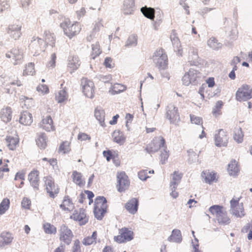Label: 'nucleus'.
Masks as SVG:
<instances>
[{"label":"nucleus","mask_w":252,"mask_h":252,"mask_svg":"<svg viewBox=\"0 0 252 252\" xmlns=\"http://www.w3.org/2000/svg\"><path fill=\"white\" fill-rule=\"evenodd\" d=\"M97 238V231H94L93 232L91 236L85 237L82 241V243L85 246H89L95 244L96 243Z\"/></svg>","instance_id":"obj_33"},{"label":"nucleus","mask_w":252,"mask_h":252,"mask_svg":"<svg viewBox=\"0 0 252 252\" xmlns=\"http://www.w3.org/2000/svg\"><path fill=\"white\" fill-rule=\"evenodd\" d=\"M71 150V140H64L62 141L59 144L58 148V153L59 154L65 155L69 153Z\"/></svg>","instance_id":"obj_23"},{"label":"nucleus","mask_w":252,"mask_h":252,"mask_svg":"<svg viewBox=\"0 0 252 252\" xmlns=\"http://www.w3.org/2000/svg\"><path fill=\"white\" fill-rule=\"evenodd\" d=\"M200 77L201 73L199 71L191 68L185 74L183 80L186 85H189L190 84H195Z\"/></svg>","instance_id":"obj_16"},{"label":"nucleus","mask_w":252,"mask_h":252,"mask_svg":"<svg viewBox=\"0 0 252 252\" xmlns=\"http://www.w3.org/2000/svg\"><path fill=\"white\" fill-rule=\"evenodd\" d=\"M13 239L14 237L12 233L6 231L2 232L0 234V247L11 244Z\"/></svg>","instance_id":"obj_22"},{"label":"nucleus","mask_w":252,"mask_h":252,"mask_svg":"<svg viewBox=\"0 0 252 252\" xmlns=\"http://www.w3.org/2000/svg\"><path fill=\"white\" fill-rule=\"evenodd\" d=\"M35 74V70L34 68V64L32 63H30L27 64L23 70V75L24 76L34 75Z\"/></svg>","instance_id":"obj_41"},{"label":"nucleus","mask_w":252,"mask_h":252,"mask_svg":"<svg viewBox=\"0 0 252 252\" xmlns=\"http://www.w3.org/2000/svg\"><path fill=\"white\" fill-rule=\"evenodd\" d=\"M43 186L48 195L54 198L60 192V188L56 184L54 178L50 175L43 178Z\"/></svg>","instance_id":"obj_5"},{"label":"nucleus","mask_w":252,"mask_h":252,"mask_svg":"<svg viewBox=\"0 0 252 252\" xmlns=\"http://www.w3.org/2000/svg\"><path fill=\"white\" fill-rule=\"evenodd\" d=\"M37 91L43 94H47L49 92L48 87L46 85L40 84L36 89Z\"/></svg>","instance_id":"obj_54"},{"label":"nucleus","mask_w":252,"mask_h":252,"mask_svg":"<svg viewBox=\"0 0 252 252\" xmlns=\"http://www.w3.org/2000/svg\"><path fill=\"white\" fill-rule=\"evenodd\" d=\"M85 194L87 195L88 199H89V204L91 205L93 202V197H94V193L90 190H85L84 191Z\"/></svg>","instance_id":"obj_62"},{"label":"nucleus","mask_w":252,"mask_h":252,"mask_svg":"<svg viewBox=\"0 0 252 252\" xmlns=\"http://www.w3.org/2000/svg\"><path fill=\"white\" fill-rule=\"evenodd\" d=\"M215 143L217 147H225L228 142V135L226 131L220 129L215 135Z\"/></svg>","instance_id":"obj_17"},{"label":"nucleus","mask_w":252,"mask_h":252,"mask_svg":"<svg viewBox=\"0 0 252 252\" xmlns=\"http://www.w3.org/2000/svg\"><path fill=\"white\" fill-rule=\"evenodd\" d=\"M81 85L84 94L89 98H93L94 95L95 87L94 82L87 78H83Z\"/></svg>","instance_id":"obj_14"},{"label":"nucleus","mask_w":252,"mask_h":252,"mask_svg":"<svg viewBox=\"0 0 252 252\" xmlns=\"http://www.w3.org/2000/svg\"><path fill=\"white\" fill-rule=\"evenodd\" d=\"M64 34L71 39L78 35L81 31V24L78 22H71L69 19H65L60 25Z\"/></svg>","instance_id":"obj_1"},{"label":"nucleus","mask_w":252,"mask_h":252,"mask_svg":"<svg viewBox=\"0 0 252 252\" xmlns=\"http://www.w3.org/2000/svg\"><path fill=\"white\" fill-rule=\"evenodd\" d=\"M80 65V62L79 58L77 56L71 57L68 63V67L72 71L76 70L78 68Z\"/></svg>","instance_id":"obj_35"},{"label":"nucleus","mask_w":252,"mask_h":252,"mask_svg":"<svg viewBox=\"0 0 252 252\" xmlns=\"http://www.w3.org/2000/svg\"><path fill=\"white\" fill-rule=\"evenodd\" d=\"M12 110L9 107H6L1 109L0 118L5 123L9 122L12 118Z\"/></svg>","instance_id":"obj_30"},{"label":"nucleus","mask_w":252,"mask_h":252,"mask_svg":"<svg viewBox=\"0 0 252 252\" xmlns=\"http://www.w3.org/2000/svg\"><path fill=\"white\" fill-rule=\"evenodd\" d=\"M73 252H81L80 241L78 240L74 241Z\"/></svg>","instance_id":"obj_63"},{"label":"nucleus","mask_w":252,"mask_h":252,"mask_svg":"<svg viewBox=\"0 0 252 252\" xmlns=\"http://www.w3.org/2000/svg\"><path fill=\"white\" fill-rule=\"evenodd\" d=\"M39 172L37 170H32L28 175V180L31 185L36 189H38L39 185Z\"/></svg>","instance_id":"obj_21"},{"label":"nucleus","mask_w":252,"mask_h":252,"mask_svg":"<svg viewBox=\"0 0 252 252\" xmlns=\"http://www.w3.org/2000/svg\"><path fill=\"white\" fill-rule=\"evenodd\" d=\"M68 94L64 89L60 90L55 94V99L59 103L66 102L68 99Z\"/></svg>","instance_id":"obj_32"},{"label":"nucleus","mask_w":252,"mask_h":252,"mask_svg":"<svg viewBox=\"0 0 252 252\" xmlns=\"http://www.w3.org/2000/svg\"><path fill=\"white\" fill-rule=\"evenodd\" d=\"M36 144L41 149H44L47 146L46 138L44 134L40 135L36 140Z\"/></svg>","instance_id":"obj_49"},{"label":"nucleus","mask_w":252,"mask_h":252,"mask_svg":"<svg viewBox=\"0 0 252 252\" xmlns=\"http://www.w3.org/2000/svg\"><path fill=\"white\" fill-rule=\"evenodd\" d=\"M102 51L100 49V44L98 42H95L92 45V52L91 54V58L92 59H95L97 57L99 56L101 53Z\"/></svg>","instance_id":"obj_38"},{"label":"nucleus","mask_w":252,"mask_h":252,"mask_svg":"<svg viewBox=\"0 0 252 252\" xmlns=\"http://www.w3.org/2000/svg\"><path fill=\"white\" fill-rule=\"evenodd\" d=\"M7 160L0 159V179L3 177L5 174H7L9 171Z\"/></svg>","instance_id":"obj_36"},{"label":"nucleus","mask_w":252,"mask_h":252,"mask_svg":"<svg viewBox=\"0 0 252 252\" xmlns=\"http://www.w3.org/2000/svg\"><path fill=\"white\" fill-rule=\"evenodd\" d=\"M70 218L78 222L80 225L86 224L89 221V216L86 210L83 208L75 210Z\"/></svg>","instance_id":"obj_11"},{"label":"nucleus","mask_w":252,"mask_h":252,"mask_svg":"<svg viewBox=\"0 0 252 252\" xmlns=\"http://www.w3.org/2000/svg\"><path fill=\"white\" fill-rule=\"evenodd\" d=\"M166 116L171 123H175L178 122L180 120V116L177 107L174 105L168 106Z\"/></svg>","instance_id":"obj_19"},{"label":"nucleus","mask_w":252,"mask_h":252,"mask_svg":"<svg viewBox=\"0 0 252 252\" xmlns=\"http://www.w3.org/2000/svg\"><path fill=\"white\" fill-rule=\"evenodd\" d=\"M117 188L118 191L122 192L127 190L130 185V181L124 171L118 172L117 174Z\"/></svg>","instance_id":"obj_10"},{"label":"nucleus","mask_w":252,"mask_h":252,"mask_svg":"<svg viewBox=\"0 0 252 252\" xmlns=\"http://www.w3.org/2000/svg\"><path fill=\"white\" fill-rule=\"evenodd\" d=\"M151 59L159 70H165L168 67V57L164 50L161 48L157 49Z\"/></svg>","instance_id":"obj_3"},{"label":"nucleus","mask_w":252,"mask_h":252,"mask_svg":"<svg viewBox=\"0 0 252 252\" xmlns=\"http://www.w3.org/2000/svg\"><path fill=\"white\" fill-rule=\"evenodd\" d=\"M234 139L238 143H242L244 139V133L240 127H236L234 129Z\"/></svg>","instance_id":"obj_40"},{"label":"nucleus","mask_w":252,"mask_h":252,"mask_svg":"<svg viewBox=\"0 0 252 252\" xmlns=\"http://www.w3.org/2000/svg\"><path fill=\"white\" fill-rule=\"evenodd\" d=\"M207 44L211 48L214 49H218L221 47L220 43L215 37L210 38L207 41Z\"/></svg>","instance_id":"obj_50"},{"label":"nucleus","mask_w":252,"mask_h":252,"mask_svg":"<svg viewBox=\"0 0 252 252\" xmlns=\"http://www.w3.org/2000/svg\"><path fill=\"white\" fill-rule=\"evenodd\" d=\"M113 141L120 145H123L126 140V138L123 132L119 130H115L112 134Z\"/></svg>","instance_id":"obj_34"},{"label":"nucleus","mask_w":252,"mask_h":252,"mask_svg":"<svg viewBox=\"0 0 252 252\" xmlns=\"http://www.w3.org/2000/svg\"><path fill=\"white\" fill-rule=\"evenodd\" d=\"M6 57L13 61V64L17 65L21 63L24 59V54L22 50L18 48H14L8 51L5 54Z\"/></svg>","instance_id":"obj_13"},{"label":"nucleus","mask_w":252,"mask_h":252,"mask_svg":"<svg viewBox=\"0 0 252 252\" xmlns=\"http://www.w3.org/2000/svg\"><path fill=\"white\" fill-rule=\"evenodd\" d=\"M22 85L23 84H22V82L18 78H17L15 80H14L12 81H10L9 82L8 84H7L6 85V87H7L6 88V89L7 90L6 93H10V89L8 87H10L11 85H14V86H17L18 87H20V86H22Z\"/></svg>","instance_id":"obj_52"},{"label":"nucleus","mask_w":252,"mask_h":252,"mask_svg":"<svg viewBox=\"0 0 252 252\" xmlns=\"http://www.w3.org/2000/svg\"><path fill=\"white\" fill-rule=\"evenodd\" d=\"M241 198V196L238 197L234 196L230 201V212L232 215L236 218H241L246 215L243 203H239Z\"/></svg>","instance_id":"obj_6"},{"label":"nucleus","mask_w":252,"mask_h":252,"mask_svg":"<svg viewBox=\"0 0 252 252\" xmlns=\"http://www.w3.org/2000/svg\"><path fill=\"white\" fill-rule=\"evenodd\" d=\"M202 176L204 179L205 182L209 184L217 182L218 180L217 174L209 170L203 171Z\"/></svg>","instance_id":"obj_25"},{"label":"nucleus","mask_w":252,"mask_h":252,"mask_svg":"<svg viewBox=\"0 0 252 252\" xmlns=\"http://www.w3.org/2000/svg\"><path fill=\"white\" fill-rule=\"evenodd\" d=\"M134 232L127 227H123L119 230V234L114 237V240L116 242L122 244L126 243L133 240Z\"/></svg>","instance_id":"obj_7"},{"label":"nucleus","mask_w":252,"mask_h":252,"mask_svg":"<svg viewBox=\"0 0 252 252\" xmlns=\"http://www.w3.org/2000/svg\"><path fill=\"white\" fill-rule=\"evenodd\" d=\"M138 204V199L133 198L125 204V208L129 213L134 214L137 212Z\"/></svg>","instance_id":"obj_24"},{"label":"nucleus","mask_w":252,"mask_h":252,"mask_svg":"<svg viewBox=\"0 0 252 252\" xmlns=\"http://www.w3.org/2000/svg\"><path fill=\"white\" fill-rule=\"evenodd\" d=\"M43 228L45 233L48 234H55L57 232L56 227L48 222L43 224Z\"/></svg>","instance_id":"obj_44"},{"label":"nucleus","mask_w":252,"mask_h":252,"mask_svg":"<svg viewBox=\"0 0 252 252\" xmlns=\"http://www.w3.org/2000/svg\"><path fill=\"white\" fill-rule=\"evenodd\" d=\"M78 139L80 141H90L91 137L85 133H79L78 135Z\"/></svg>","instance_id":"obj_60"},{"label":"nucleus","mask_w":252,"mask_h":252,"mask_svg":"<svg viewBox=\"0 0 252 252\" xmlns=\"http://www.w3.org/2000/svg\"><path fill=\"white\" fill-rule=\"evenodd\" d=\"M5 143L9 150L14 151L17 149L19 145V138L16 130L6 135Z\"/></svg>","instance_id":"obj_15"},{"label":"nucleus","mask_w":252,"mask_h":252,"mask_svg":"<svg viewBox=\"0 0 252 252\" xmlns=\"http://www.w3.org/2000/svg\"><path fill=\"white\" fill-rule=\"evenodd\" d=\"M190 122L192 124L195 125H202L203 123V120L202 118L198 117L196 115L190 114Z\"/></svg>","instance_id":"obj_51"},{"label":"nucleus","mask_w":252,"mask_h":252,"mask_svg":"<svg viewBox=\"0 0 252 252\" xmlns=\"http://www.w3.org/2000/svg\"><path fill=\"white\" fill-rule=\"evenodd\" d=\"M126 90V87L121 84H115L110 90V92L113 94L120 93Z\"/></svg>","instance_id":"obj_45"},{"label":"nucleus","mask_w":252,"mask_h":252,"mask_svg":"<svg viewBox=\"0 0 252 252\" xmlns=\"http://www.w3.org/2000/svg\"><path fill=\"white\" fill-rule=\"evenodd\" d=\"M154 173V171L153 170H149L148 172L147 170L143 169L140 170L138 172V175L140 180L145 181L148 178L150 177L148 174H153Z\"/></svg>","instance_id":"obj_48"},{"label":"nucleus","mask_w":252,"mask_h":252,"mask_svg":"<svg viewBox=\"0 0 252 252\" xmlns=\"http://www.w3.org/2000/svg\"><path fill=\"white\" fill-rule=\"evenodd\" d=\"M227 170L231 175H236L239 171L238 162L235 160H232L228 164Z\"/></svg>","instance_id":"obj_42"},{"label":"nucleus","mask_w":252,"mask_h":252,"mask_svg":"<svg viewBox=\"0 0 252 252\" xmlns=\"http://www.w3.org/2000/svg\"><path fill=\"white\" fill-rule=\"evenodd\" d=\"M134 0H125L124 2V10L132 8L134 6Z\"/></svg>","instance_id":"obj_57"},{"label":"nucleus","mask_w":252,"mask_h":252,"mask_svg":"<svg viewBox=\"0 0 252 252\" xmlns=\"http://www.w3.org/2000/svg\"><path fill=\"white\" fill-rule=\"evenodd\" d=\"M21 28L22 26L20 24L10 25L7 29V32L14 39H17L22 35Z\"/></svg>","instance_id":"obj_20"},{"label":"nucleus","mask_w":252,"mask_h":252,"mask_svg":"<svg viewBox=\"0 0 252 252\" xmlns=\"http://www.w3.org/2000/svg\"><path fill=\"white\" fill-rule=\"evenodd\" d=\"M168 241L172 242L179 243L182 240V235L179 230L174 229L171 235L168 238Z\"/></svg>","instance_id":"obj_39"},{"label":"nucleus","mask_w":252,"mask_h":252,"mask_svg":"<svg viewBox=\"0 0 252 252\" xmlns=\"http://www.w3.org/2000/svg\"><path fill=\"white\" fill-rule=\"evenodd\" d=\"M44 37L43 40L46 43H49L50 42H52L54 40L53 34H52L50 32L45 31L44 33Z\"/></svg>","instance_id":"obj_56"},{"label":"nucleus","mask_w":252,"mask_h":252,"mask_svg":"<svg viewBox=\"0 0 252 252\" xmlns=\"http://www.w3.org/2000/svg\"><path fill=\"white\" fill-rule=\"evenodd\" d=\"M183 176V173L179 171H175L171 175V180L170 181V187L176 189L177 186L180 183Z\"/></svg>","instance_id":"obj_28"},{"label":"nucleus","mask_w":252,"mask_h":252,"mask_svg":"<svg viewBox=\"0 0 252 252\" xmlns=\"http://www.w3.org/2000/svg\"><path fill=\"white\" fill-rule=\"evenodd\" d=\"M19 121L23 125H31L33 122L32 114L28 111H23L21 114Z\"/></svg>","instance_id":"obj_26"},{"label":"nucleus","mask_w":252,"mask_h":252,"mask_svg":"<svg viewBox=\"0 0 252 252\" xmlns=\"http://www.w3.org/2000/svg\"><path fill=\"white\" fill-rule=\"evenodd\" d=\"M206 83L209 88H213L215 85V79L214 77H209L206 80Z\"/></svg>","instance_id":"obj_64"},{"label":"nucleus","mask_w":252,"mask_h":252,"mask_svg":"<svg viewBox=\"0 0 252 252\" xmlns=\"http://www.w3.org/2000/svg\"><path fill=\"white\" fill-rule=\"evenodd\" d=\"M72 178L73 182L80 187H83L85 185V181L83 178V176L80 172L77 171H74L72 174Z\"/></svg>","instance_id":"obj_29"},{"label":"nucleus","mask_w":252,"mask_h":252,"mask_svg":"<svg viewBox=\"0 0 252 252\" xmlns=\"http://www.w3.org/2000/svg\"><path fill=\"white\" fill-rule=\"evenodd\" d=\"M10 7L9 4L6 0H0V12L8 9Z\"/></svg>","instance_id":"obj_58"},{"label":"nucleus","mask_w":252,"mask_h":252,"mask_svg":"<svg viewBox=\"0 0 252 252\" xmlns=\"http://www.w3.org/2000/svg\"><path fill=\"white\" fill-rule=\"evenodd\" d=\"M209 211L220 224L227 225L230 222V219L223 206L213 205L209 208Z\"/></svg>","instance_id":"obj_2"},{"label":"nucleus","mask_w":252,"mask_h":252,"mask_svg":"<svg viewBox=\"0 0 252 252\" xmlns=\"http://www.w3.org/2000/svg\"><path fill=\"white\" fill-rule=\"evenodd\" d=\"M94 117L99 122L100 125L102 126H105V111L100 108H95L94 112Z\"/></svg>","instance_id":"obj_31"},{"label":"nucleus","mask_w":252,"mask_h":252,"mask_svg":"<svg viewBox=\"0 0 252 252\" xmlns=\"http://www.w3.org/2000/svg\"><path fill=\"white\" fill-rule=\"evenodd\" d=\"M165 147V149L161 151L159 157L160 160L162 164L165 163L169 157V152L166 150V147Z\"/></svg>","instance_id":"obj_53"},{"label":"nucleus","mask_w":252,"mask_h":252,"mask_svg":"<svg viewBox=\"0 0 252 252\" xmlns=\"http://www.w3.org/2000/svg\"><path fill=\"white\" fill-rule=\"evenodd\" d=\"M43 40L38 37L33 36L29 45L30 49H37L40 47Z\"/></svg>","instance_id":"obj_46"},{"label":"nucleus","mask_w":252,"mask_h":252,"mask_svg":"<svg viewBox=\"0 0 252 252\" xmlns=\"http://www.w3.org/2000/svg\"><path fill=\"white\" fill-rule=\"evenodd\" d=\"M10 201L8 198H4L0 203V215L4 214L9 208Z\"/></svg>","instance_id":"obj_43"},{"label":"nucleus","mask_w":252,"mask_h":252,"mask_svg":"<svg viewBox=\"0 0 252 252\" xmlns=\"http://www.w3.org/2000/svg\"><path fill=\"white\" fill-rule=\"evenodd\" d=\"M60 208L65 212H70L74 209V205L68 196H65L60 205Z\"/></svg>","instance_id":"obj_27"},{"label":"nucleus","mask_w":252,"mask_h":252,"mask_svg":"<svg viewBox=\"0 0 252 252\" xmlns=\"http://www.w3.org/2000/svg\"><path fill=\"white\" fill-rule=\"evenodd\" d=\"M223 105V103L221 100L218 101L216 102L212 111V113L214 116L217 117L221 114V109Z\"/></svg>","instance_id":"obj_47"},{"label":"nucleus","mask_w":252,"mask_h":252,"mask_svg":"<svg viewBox=\"0 0 252 252\" xmlns=\"http://www.w3.org/2000/svg\"><path fill=\"white\" fill-rule=\"evenodd\" d=\"M107 200L103 196H97L94 200V213L95 217L99 220L102 219L107 212Z\"/></svg>","instance_id":"obj_4"},{"label":"nucleus","mask_w":252,"mask_h":252,"mask_svg":"<svg viewBox=\"0 0 252 252\" xmlns=\"http://www.w3.org/2000/svg\"><path fill=\"white\" fill-rule=\"evenodd\" d=\"M103 155L106 158L108 161H110L114 157L112 151L110 150L104 151L103 152Z\"/></svg>","instance_id":"obj_61"},{"label":"nucleus","mask_w":252,"mask_h":252,"mask_svg":"<svg viewBox=\"0 0 252 252\" xmlns=\"http://www.w3.org/2000/svg\"><path fill=\"white\" fill-rule=\"evenodd\" d=\"M165 147V141L162 136L155 137L145 148L146 151L151 154L157 152L162 147Z\"/></svg>","instance_id":"obj_9"},{"label":"nucleus","mask_w":252,"mask_h":252,"mask_svg":"<svg viewBox=\"0 0 252 252\" xmlns=\"http://www.w3.org/2000/svg\"><path fill=\"white\" fill-rule=\"evenodd\" d=\"M39 126L43 129L48 132L54 131L56 129L53 120L50 115L43 116Z\"/></svg>","instance_id":"obj_18"},{"label":"nucleus","mask_w":252,"mask_h":252,"mask_svg":"<svg viewBox=\"0 0 252 252\" xmlns=\"http://www.w3.org/2000/svg\"><path fill=\"white\" fill-rule=\"evenodd\" d=\"M104 65L106 68H112L115 66V63L112 58L107 57L104 60Z\"/></svg>","instance_id":"obj_55"},{"label":"nucleus","mask_w":252,"mask_h":252,"mask_svg":"<svg viewBox=\"0 0 252 252\" xmlns=\"http://www.w3.org/2000/svg\"><path fill=\"white\" fill-rule=\"evenodd\" d=\"M31 204V200L26 197H24L21 202L22 207L25 209H30Z\"/></svg>","instance_id":"obj_59"},{"label":"nucleus","mask_w":252,"mask_h":252,"mask_svg":"<svg viewBox=\"0 0 252 252\" xmlns=\"http://www.w3.org/2000/svg\"><path fill=\"white\" fill-rule=\"evenodd\" d=\"M59 236L60 241L66 245H69L71 243L73 236L71 230L64 225L60 227Z\"/></svg>","instance_id":"obj_12"},{"label":"nucleus","mask_w":252,"mask_h":252,"mask_svg":"<svg viewBox=\"0 0 252 252\" xmlns=\"http://www.w3.org/2000/svg\"><path fill=\"white\" fill-rule=\"evenodd\" d=\"M251 98H252V86L250 85L243 84L236 91L235 98L238 101H245Z\"/></svg>","instance_id":"obj_8"},{"label":"nucleus","mask_w":252,"mask_h":252,"mask_svg":"<svg viewBox=\"0 0 252 252\" xmlns=\"http://www.w3.org/2000/svg\"><path fill=\"white\" fill-rule=\"evenodd\" d=\"M141 11L146 18L152 20L154 19L155 10L154 8L145 6L141 8Z\"/></svg>","instance_id":"obj_37"}]
</instances>
